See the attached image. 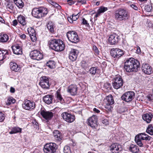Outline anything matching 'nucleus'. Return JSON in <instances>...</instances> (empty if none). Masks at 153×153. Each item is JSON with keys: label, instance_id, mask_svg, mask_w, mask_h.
Listing matches in <instances>:
<instances>
[{"label": "nucleus", "instance_id": "f257e3e1", "mask_svg": "<svg viewBox=\"0 0 153 153\" xmlns=\"http://www.w3.org/2000/svg\"><path fill=\"white\" fill-rule=\"evenodd\" d=\"M139 62L133 58H129L124 63V68L127 72L137 71L140 68Z\"/></svg>", "mask_w": 153, "mask_h": 153}, {"label": "nucleus", "instance_id": "f03ea898", "mask_svg": "<svg viewBox=\"0 0 153 153\" xmlns=\"http://www.w3.org/2000/svg\"><path fill=\"white\" fill-rule=\"evenodd\" d=\"M49 47L51 49L56 51H62L65 48V45L61 40L51 39L48 42Z\"/></svg>", "mask_w": 153, "mask_h": 153}, {"label": "nucleus", "instance_id": "7ed1b4c3", "mask_svg": "<svg viewBox=\"0 0 153 153\" xmlns=\"http://www.w3.org/2000/svg\"><path fill=\"white\" fill-rule=\"evenodd\" d=\"M114 16L116 21L120 22L127 20L128 18L129 15L126 10L119 8L115 11Z\"/></svg>", "mask_w": 153, "mask_h": 153}, {"label": "nucleus", "instance_id": "20e7f679", "mask_svg": "<svg viewBox=\"0 0 153 153\" xmlns=\"http://www.w3.org/2000/svg\"><path fill=\"white\" fill-rule=\"evenodd\" d=\"M48 13L47 10L46 8L41 7L33 8L32 10V14L34 17L40 18L45 16Z\"/></svg>", "mask_w": 153, "mask_h": 153}, {"label": "nucleus", "instance_id": "39448f33", "mask_svg": "<svg viewBox=\"0 0 153 153\" xmlns=\"http://www.w3.org/2000/svg\"><path fill=\"white\" fill-rule=\"evenodd\" d=\"M58 147L55 143H50L45 145L43 150L45 153H54Z\"/></svg>", "mask_w": 153, "mask_h": 153}, {"label": "nucleus", "instance_id": "423d86ee", "mask_svg": "<svg viewBox=\"0 0 153 153\" xmlns=\"http://www.w3.org/2000/svg\"><path fill=\"white\" fill-rule=\"evenodd\" d=\"M66 35L69 40L72 43H76L79 41L77 33L74 31H68Z\"/></svg>", "mask_w": 153, "mask_h": 153}, {"label": "nucleus", "instance_id": "0eeeda50", "mask_svg": "<svg viewBox=\"0 0 153 153\" xmlns=\"http://www.w3.org/2000/svg\"><path fill=\"white\" fill-rule=\"evenodd\" d=\"M123 80L120 76H116L114 78L112 85L114 88L117 89L120 88L123 85Z\"/></svg>", "mask_w": 153, "mask_h": 153}, {"label": "nucleus", "instance_id": "6e6552de", "mask_svg": "<svg viewBox=\"0 0 153 153\" xmlns=\"http://www.w3.org/2000/svg\"><path fill=\"white\" fill-rule=\"evenodd\" d=\"M111 56L113 57L116 58H119L123 55V51L118 48H112L110 51Z\"/></svg>", "mask_w": 153, "mask_h": 153}, {"label": "nucleus", "instance_id": "1a4fd4ad", "mask_svg": "<svg viewBox=\"0 0 153 153\" xmlns=\"http://www.w3.org/2000/svg\"><path fill=\"white\" fill-rule=\"evenodd\" d=\"M22 106L24 109L31 111L35 108V104L33 102H31L28 100H26L22 104Z\"/></svg>", "mask_w": 153, "mask_h": 153}, {"label": "nucleus", "instance_id": "9d476101", "mask_svg": "<svg viewBox=\"0 0 153 153\" xmlns=\"http://www.w3.org/2000/svg\"><path fill=\"white\" fill-rule=\"evenodd\" d=\"M135 93L133 91H128L124 94L121 97L122 100L126 102H131L134 97Z\"/></svg>", "mask_w": 153, "mask_h": 153}, {"label": "nucleus", "instance_id": "9b49d317", "mask_svg": "<svg viewBox=\"0 0 153 153\" xmlns=\"http://www.w3.org/2000/svg\"><path fill=\"white\" fill-rule=\"evenodd\" d=\"M30 56L31 59L37 60H39L43 58L42 53L37 50L32 51L30 53Z\"/></svg>", "mask_w": 153, "mask_h": 153}, {"label": "nucleus", "instance_id": "f8f14e48", "mask_svg": "<svg viewBox=\"0 0 153 153\" xmlns=\"http://www.w3.org/2000/svg\"><path fill=\"white\" fill-rule=\"evenodd\" d=\"M61 116L63 119L68 123H71L75 120L74 115L67 112L63 113L61 114Z\"/></svg>", "mask_w": 153, "mask_h": 153}, {"label": "nucleus", "instance_id": "ddd939ff", "mask_svg": "<svg viewBox=\"0 0 153 153\" xmlns=\"http://www.w3.org/2000/svg\"><path fill=\"white\" fill-rule=\"evenodd\" d=\"M121 39L120 36L115 33L110 35L108 38V42L111 45H115L118 43Z\"/></svg>", "mask_w": 153, "mask_h": 153}, {"label": "nucleus", "instance_id": "4468645a", "mask_svg": "<svg viewBox=\"0 0 153 153\" xmlns=\"http://www.w3.org/2000/svg\"><path fill=\"white\" fill-rule=\"evenodd\" d=\"M39 85L43 88L48 89L49 87V78L48 77L43 76L41 77Z\"/></svg>", "mask_w": 153, "mask_h": 153}, {"label": "nucleus", "instance_id": "2eb2a0df", "mask_svg": "<svg viewBox=\"0 0 153 153\" xmlns=\"http://www.w3.org/2000/svg\"><path fill=\"white\" fill-rule=\"evenodd\" d=\"M40 114L47 122L51 119L53 116V113L50 111H47L46 110H41L40 111Z\"/></svg>", "mask_w": 153, "mask_h": 153}, {"label": "nucleus", "instance_id": "dca6fc26", "mask_svg": "<svg viewBox=\"0 0 153 153\" xmlns=\"http://www.w3.org/2000/svg\"><path fill=\"white\" fill-rule=\"evenodd\" d=\"M13 53L17 55L22 54V51L21 43L16 44L11 47Z\"/></svg>", "mask_w": 153, "mask_h": 153}, {"label": "nucleus", "instance_id": "f3484780", "mask_svg": "<svg viewBox=\"0 0 153 153\" xmlns=\"http://www.w3.org/2000/svg\"><path fill=\"white\" fill-rule=\"evenodd\" d=\"M88 124L91 127L96 128L97 126V117L96 115H93L88 119Z\"/></svg>", "mask_w": 153, "mask_h": 153}, {"label": "nucleus", "instance_id": "a211bd4d", "mask_svg": "<svg viewBox=\"0 0 153 153\" xmlns=\"http://www.w3.org/2000/svg\"><path fill=\"white\" fill-rule=\"evenodd\" d=\"M109 148L110 150L113 153H118L122 150L121 146L117 143L112 144Z\"/></svg>", "mask_w": 153, "mask_h": 153}, {"label": "nucleus", "instance_id": "6ab92c4d", "mask_svg": "<svg viewBox=\"0 0 153 153\" xmlns=\"http://www.w3.org/2000/svg\"><path fill=\"white\" fill-rule=\"evenodd\" d=\"M142 69L143 72L148 75L150 74L153 72L152 68L148 64H143Z\"/></svg>", "mask_w": 153, "mask_h": 153}, {"label": "nucleus", "instance_id": "aec40b11", "mask_svg": "<svg viewBox=\"0 0 153 153\" xmlns=\"http://www.w3.org/2000/svg\"><path fill=\"white\" fill-rule=\"evenodd\" d=\"M78 53L79 51L77 50L71 49L70 51L69 59L72 61L75 60L77 58Z\"/></svg>", "mask_w": 153, "mask_h": 153}, {"label": "nucleus", "instance_id": "412c9836", "mask_svg": "<svg viewBox=\"0 0 153 153\" xmlns=\"http://www.w3.org/2000/svg\"><path fill=\"white\" fill-rule=\"evenodd\" d=\"M77 91V88L75 85H69L67 89V92L72 96H74L76 94Z\"/></svg>", "mask_w": 153, "mask_h": 153}, {"label": "nucleus", "instance_id": "4be33fe9", "mask_svg": "<svg viewBox=\"0 0 153 153\" xmlns=\"http://www.w3.org/2000/svg\"><path fill=\"white\" fill-rule=\"evenodd\" d=\"M106 101V105L105 107L106 108H111V105L113 104L114 103V101L113 99L112 96L110 94L107 96L105 99Z\"/></svg>", "mask_w": 153, "mask_h": 153}, {"label": "nucleus", "instance_id": "5701e85b", "mask_svg": "<svg viewBox=\"0 0 153 153\" xmlns=\"http://www.w3.org/2000/svg\"><path fill=\"white\" fill-rule=\"evenodd\" d=\"M27 31L31 40L33 42L36 41L37 39L35 30L30 27L28 29Z\"/></svg>", "mask_w": 153, "mask_h": 153}, {"label": "nucleus", "instance_id": "b1692460", "mask_svg": "<svg viewBox=\"0 0 153 153\" xmlns=\"http://www.w3.org/2000/svg\"><path fill=\"white\" fill-rule=\"evenodd\" d=\"M152 117L153 115L151 113L144 114L142 115L143 119L147 123H150Z\"/></svg>", "mask_w": 153, "mask_h": 153}, {"label": "nucleus", "instance_id": "393cba45", "mask_svg": "<svg viewBox=\"0 0 153 153\" xmlns=\"http://www.w3.org/2000/svg\"><path fill=\"white\" fill-rule=\"evenodd\" d=\"M10 68L12 71L18 72L20 70V68L16 63L11 62L10 64Z\"/></svg>", "mask_w": 153, "mask_h": 153}, {"label": "nucleus", "instance_id": "a878e982", "mask_svg": "<svg viewBox=\"0 0 153 153\" xmlns=\"http://www.w3.org/2000/svg\"><path fill=\"white\" fill-rule=\"evenodd\" d=\"M53 136L57 142H59L62 139L61 133L58 131L54 130L53 131Z\"/></svg>", "mask_w": 153, "mask_h": 153}, {"label": "nucleus", "instance_id": "bb28decb", "mask_svg": "<svg viewBox=\"0 0 153 153\" xmlns=\"http://www.w3.org/2000/svg\"><path fill=\"white\" fill-rule=\"evenodd\" d=\"M52 99L53 96L50 95H45L43 98V101L48 104H49L51 103Z\"/></svg>", "mask_w": 153, "mask_h": 153}, {"label": "nucleus", "instance_id": "cd10ccee", "mask_svg": "<svg viewBox=\"0 0 153 153\" xmlns=\"http://www.w3.org/2000/svg\"><path fill=\"white\" fill-rule=\"evenodd\" d=\"M129 150L130 152L133 153H137L139 151L137 146L134 144H131L130 145Z\"/></svg>", "mask_w": 153, "mask_h": 153}, {"label": "nucleus", "instance_id": "c85d7f7f", "mask_svg": "<svg viewBox=\"0 0 153 153\" xmlns=\"http://www.w3.org/2000/svg\"><path fill=\"white\" fill-rule=\"evenodd\" d=\"M9 39L8 36L6 34H0V42L4 43L7 42Z\"/></svg>", "mask_w": 153, "mask_h": 153}, {"label": "nucleus", "instance_id": "c756f323", "mask_svg": "<svg viewBox=\"0 0 153 153\" xmlns=\"http://www.w3.org/2000/svg\"><path fill=\"white\" fill-rule=\"evenodd\" d=\"M18 20L19 22L23 26L26 25V24L25 18L23 16L20 15L18 17Z\"/></svg>", "mask_w": 153, "mask_h": 153}, {"label": "nucleus", "instance_id": "7c9ffc66", "mask_svg": "<svg viewBox=\"0 0 153 153\" xmlns=\"http://www.w3.org/2000/svg\"><path fill=\"white\" fill-rule=\"evenodd\" d=\"M22 129L18 127H15L12 128L11 131L9 133L12 134L18 133H20L21 132Z\"/></svg>", "mask_w": 153, "mask_h": 153}, {"label": "nucleus", "instance_id": "2f4dec72", "mask_svg": "<svg viewBox=\"0 0 153 153\" xmlns=\"http://www.w3.org/2000/svg\"><path fill=\"white\" fill-rule=\"evenodd\" d=\"M98 69L96 67H92L89 71V73L92 75H94L98 73Z\"/></svg>", "mask_w": 153, "mask_h": 153}, {"label": "nucleus", "instance_id": "473e14b6", "mask_svg": "<svg viewBox=\"0 0 153 153\" xmlns=\"http://www.w3.org/2000/svg\"><path fill=\"white\" fill-rule=\"evenodd\" d=\"M2 53V55H1V57H0V61H2L4 59L9 58V54L7 50H4Z\"/></svg>", "mask_w": 153, "mask_h": 153}, {"label": "nucleus", "instance_id": "72a5a7b5", "mask_svg": "<svg viewBox=\"0 0 153 153\" xmlns=\"http://www.w3.org/2000/svg\"><path fill=\"white\" fill-rule=\"evenodd\" d=\"M46 65L51 69H53L55 67V63L54 61L49 60L47 62Z\"/></svg>", "mask_w": 153, "mask_h": 153}, {"label": "nucleus", "instance_id": "f704fd0d", "mask_svg": "<svg viewBox=\"0 0 153 153\" xmlns=\"http://www.w3.org/2000/svg\"><path fill=\"white\" fill-rule=\"evenodd\" d=\"M146 132L151 135H153V126L152 124L148 125L146 130Z\"/></svg>", "mask_w": 153, "mask_h": 153}, {"label": "nucleus", "instance_id": "c9c22d12", "mask_svg": "<svg viewBox=\"0 0 153 153\" xmlns=\"http://www.w3.org/2000/svg\"><path fill=\"white\" fill-rule=\"evenodd\" d=\"M16 5L19 8H22L24 6V3L22 0H13Z\"/></svg>", "mask_w": 153, "mask_h": 153}, {"label": "nucleus", "instance_id": "e433bc0d", "mask_svg": "<svg viewBox=\"0 0 153 153\" xmlns=\"http://www.w3.org/2000/svg\"><path fill=\"white\" fill-rule=\"evenodd\" d=\"M47 27L50 32H54V25L52 22H49L47 25Z\"/></svg>", "mask_w": 153, "mask_h": 153}, {"label": "nucleus", "instance_id": "4c0bfd02", "mask_svg": "<svg viewBox=\"0 0 153 153\" xmlns=\"http://www.w3.org/2000/svg\"><path fill=\"white\" fill-rule=\"evenodd\" d=\"M7 8L12 10L13 8V2L10 1H8L5 4Z\"/></svg>", "mask_w": 153, "mask_h": 153}, {"label": "nucleus", "instance_id": "58836bf2", "mask_svg": "<svg viewBox=\"0 0 153 153\" xmlns=\"http://www.w3.org/2000/svg\"><path fill=\"white\" fill-rule=\"evenodd\" d=\"M16 101L12 97H10L8 98L6 102L7 105H10L12 103H14Z\"/></svg>", "mask_w": 153, "mask_h": 153}, {"label": "nucleus", "instance_id": "ea45409f", "mask_svg": "<svg viewBox=\"0 0 153 153\" xmlns=\"http://www.w3.org/2000/svg\"><path fill=\"white\" fill-rule=\"evenodd\" d=\"M56 96L57 99L60 102L63 103L64 101V100L62 97L61 95L60 94L58 91L56 92Z\"/></svg>", "mask_w": 153, "mask_h": 153}, {"label": "nucleus", "instance_id": "a19ab883", "mask_svg": "<svg viewBox=\"0 0 153 153\" xmlns=\"http://www.w3.org/2000/svg\"><path fill=\"white\" fill-rule=\"evenodd\" d=\"M63 151L64 153H72L70 147L68 145L64 147Z\"/></svg>", "mask_w": 153, "mask_h": 153}, {"label": "nucleus", "instance_id": "79ce46f5", "mask_svg": "<svg viewBox=\"0 0 153 153\" xmlns=\"http://www.w3.org/2000/svg\"><path fill=\"white\" fill-rule=\"evenodd\" d=\"M145 9L147 12H152L153 11V8L151 5H149L145 6Z\"/></svg>", "mask_w": 153, "mask_h": 153}, {"label": "nucleus", "instance_id": "37998d69", "mask_svg": "<svg viewBox=\"0 0 153 153\" xmlns=\"http://www.w3.org/2000/svg\"><path fill=\"white\" fill-rule=\"evenodd\" d=\"M81 66L84 68H86L88 67V65L86 61H82L81 62Z\"/></svg>", "mask_w": 153, "mask_h": 153}, {"label": "nucleus", "instance_id": "c03bdc74", "mask_svg": "<svg viewBox=\"0 0 153 153\" xmlns=\"http://www.w3.org/2000/svg\"><path fill=\"white\" fill-rule=\"evenodd\" d=\"M81 24L83 25H85L87 27H90V25L88 23V21L84 18L82 19Z\"/></svg>", "mask_w": 153, "mask_h": 153}, {"label": "nucleus", "instance_id": "a18cd8bd", "mask_svg": "<svg viewBox=\"0 0 153 153\" xmlns=\"http://www.w3.org/2000/svg\"><path fill=\"white\" fill-rule=\"evenodd\" d=\"M108 10V8L106 7H101L98 9V10L100 11V13H103L105 11Z\"/></svg>", "mask_w": 153, "mask_h": 153}, {"label": "nucleus", "instance_id": "49530a36", "mask_svg": "<svg viewBox=\"0 0 153 153\" xmlns=\"http://www.w3.org/2000/svg\"><path fill=\"white\" fill-rule=\"evenodd\" d=\"M143 140H150L152 138V137L146 134L145 133H143Z\"/></svg>", "mask_w": 153, "mask_h": 153}, {"label": "nucleus", "instance_id": "de8ad7c7", "mask_svg": "<svg viewBox=\"0 0 153 153\" xmlns=\"http://www.w3.org/2000/svg\"><path fill=\"white\" fill-rule=\"evenodd\" d=\"M135 140L137 144L140 147H142L143 146V144L141 142V140H139L136 138H135Z\"/></svg>", "mask_w": 153, "mask_h": 153}, {"label": "nucleus", "instance_id": "09e8293b", "mask_svg": "<svg viewBox=\"0 0 153 153\" xmlns=\"http://www.w3.org/2000/svg\"><path fill=\"white\" fill-rule=\"evenodd\" d=\"M54 7L57 8L58 9L60 10L61 9V7L56 2L53 1L52 4Z\"/></svg>", "mask_w": 153, "mask_h": 153}, {"label": "nucleus", "instance_id": "8fccbe9b", "mask_svg": "<svg viewBox=\"0 0 153 153\" xmlns=\"http://www.w3.org/2000/svg\"><path fill=\"white\" fill-rule=\"evenodd\" d=\"M143 133H141L140 134H139L137 135L135 137V138L138 139L139 140H143Z\"/></svg>", "mask_w": 153, "mask_h": 153}, {"label": "nucleus", "instance_id": "3c124183", "mask_svg": "<svg viewBox=\"0 0 153 153\" xmlns=\"http://www.w3.org/2000/svg\"><path fill=\"white\" fill-rule=\"evenodd\" d=\"M5 119L4 114L2 112L0 111V122L4 121Z\"/></svg>", "mask_w": 153, "mask_h": 153}, {"label": "nucleus", "instance_id": "603ef678", "mask_svg": "<svg viewBox=\"0 0 153 153\" xmlns=\"http://www.w3.org/2000/svg\"><path fill=\"white\" fill-rule=\"evenodd\" d=\"M93 49L94 52L95 54L97 55L99 54L100 52L99 51L96 46L95 45L93 46Z\"/></svg>", "mask_w": 153, "mask_h": 153}, {"label": "nucleus", "instance_id": "864d4df0", "mask_svg": "<svg viewBox=\"0 0 153 153\" xmlns=\"http://www.w3.org/2000/svg\"><path fill=\"white\" fill-rule=\"evenodd\" d=\"M79 17V16L78 15V14H73L71 16L72 20L73 21H75Z\"/></svg>", "mask_w": 153, "mask_h": 153}, {"label": "nucleus", "instance_id": "5fc2aeb1", "mask_svg": "<svg viewBox=\"0 0 153 153\" xmlns=\"http://www.w3.org/2000/svg\"><path fill=\"white\" fill-rule=\"evenodd\" d=\"M137 5L135 4H130V6L135 10H137L138 9Z\"/></svg>", "mask_w": 153, "mask_h": 153}, {"label": "nucleus", "instance_id": "6e6d98bb", "mask_svg": "<svg viewBox=\"0 0 153 153\" xmlns=\"http://www.w3.org/2000/svg\"><path fill=\"white\" fill-rule=\"evenodd\" d=\"M67 1L68 4L70 5L73 4L75 2L73 0H67Z\"/></svg>", "mask_w": 153, "mask_h": 153}, {"label": "nucleus", "instance_id": "4d7b16f0", "mask_svg": "<svg viewBox=\"0 0 153 153\" xmlns=\"http://www.w3.org/2000/svg\"><path fill=\"white\" fill-rule=\"evenodd\" d=\"M77 2L78 3H81L82 4H86V1L85 0H79L77 1Z\"/></svg>", "mask_w": 153, "mask_h": 153}, {"label": "nucleus", "instance_id": "13d9d810", "mask_svg": "<svg viewBox=\"0 0 153 153\" xmlns=\"http://www.w3.org/2000/svg\"><path fill=\"white\" fill-rule=\"evenodd\" d=\"M102 123L106 125L108 124V121L106 119H104L102 120Z\"/></svg>", "mask_w": 153, "mask_h": 153}, {"label": "nucleus", "instance_id": "bf43d9fd", "mask_svg": "<svg viewBox=\"0 0 153 153\" xmlns=\"http://www.w3.org/2000/svg\"><path fill=\"white\" fill-rule=\"evenodd\" d=\"M15 89L12 87H11L10 89V91L11 93H14L15 92Z\"/></svg>", "mask_w": 153, "mask_h": 153}, {"label": "nucleus", "instance_id": "052dcab7", "mask_svg": "<svg viewBox=\"0 0 153 153\" xmlns=\"http://www.w3.org/2000/svg\"><path fill=\"white\" fill-rule=\"evenodd\" d=\"M18 24L17 21L16 20H13V25L14 26Z\"/></svg>", "mask_w": 153, "mask_h": 153}, {"label": "nucleus", "instance_id": "680f3d73", "mask_svg": "<svg viewBox=\"0 0 153 153\" xmlns=\"http://www.w3.org/2000/svg\"><path fill=\"white\" fill-rule=\"evenodd\" d=\"M93 110L94 111L97 113H99L100 112V110L96 108H94Z\"/></svg>", "mask_w": 153, "mask_h": 153}, {"label": "nucleus", "instance_id": "e2e57ef3", "mask_svg": "<svg viewBox=\"0 0 153 153\" xmlns=\"http://www.w3.org/2000/svg\"><path fill=\"white\" fill-rule=\"evenodd\" d=\"M68 20L69 22L71 23H72L73 22V20H72V19L71 17L68 18Z\"/></svg>", "mask_w": 153, "mask_h": 153}, {"label": "nucleus", "instance_id": "0e129e2a", "mask_svg": "<svg viewBox=\"0 0 153 153\" xmlns=\"http://www.w3.org/2000/svg\"><path fill=\"white\" fill-rule=\"evenodd\" d=\"M101 13H100V11L98 10V12L95 15V17L96 18H97V17L99 16L100 15V14Z\"/></svg>", "mask_w": 153, "mask_h": 153}, {"label": "nucleus", "instance_id": "69168bd1", "mask_svg": "<svg viewBox=\"0 0 153 153\" xmlns=\"http://www.w3.org/2000/svg\"><path fill=\"white\" fill-rule=\"evenodd\" d=\"M26 35L25 34H22L20 35V37L23 39H24L26 38Z\"/></svg>", "mask_w": 153, "mask_h": 153}, {"label": "nucleus", "instance_id": "338daca9", "mask_svg": "<svg viewBox=\"0 0 153 153\" xmlns=\"http://www.w3.org/2000/svg\"><path fill=\"white\" fill-rule=\"evenodd\" d=\"M151 97L152 96L151 95H149L147 97L148 99V100H149V101H151L152 100V99H151Z\"/></svg>", "mask_w": 153, "mask_h": 153}, {"label": "nucleus", "instance_id": "774afa93", "mask_svg": "<svg viewBox=\"0 0 153 153\" xmlns=\"http://www.w3.org/2000/svg\"><path fill=\"white\" fill-rule=\"evenodd\" d=\"M70 145L71 146H74L76 145V143L72 141L71 143H70Z\"/></svg>", "mask_w": 153, "mask_h": 153}]
</instances>
